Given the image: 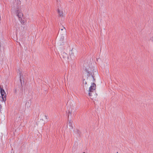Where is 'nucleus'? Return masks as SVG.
<instances>
[{
    "label": "nucleus",
    "mask_w": 153,
    "mask_h": 153,
    "mask_svg": "<svg viewBox=\"0 0 153 153\" xmlns=\"http://www.w3.org/2000/svg\"><path fill=\"white\" fill-rule=\"evenodd\" d=\"M14 13L18 16L19 19H21L23 16V14L21 12L20 7H18L16 8L14 10Z\"/></svg>",
    "instance_id": "4"
},
{
    "label": "nucleus",
    "mask_w": 153,
    "mask_h": 153,
    "mask_svg": "<svg viewBox=\"0 0 153 153\" xmlns=\"http://www.w3.org/2000/svg\"><path fill=\"white\" fill-rule=\"evenodd\" d=\"M85 71L88 74L91 75V76L89 77V78H92L93 79V82H94L95 80L94 78V69L93 67H87L85 68Z\"/></svg>",
    "instance_id": "2"
},
{
    "label": "nucleus",
    "mask_w": 153,
    "mask_h": 153,
    "mask_svg": "<svg viewBox=\"0 0 153 153\" xmlns=\"http://www.w3.org/2000/svg\"><path fill=\"white\" fill-rule=\"evenodd\" d=\"M1 94L2 99V101L5 102L6 100L5 93L3 89L1 88Z\"/></svg>",
    "instance_id": "5"
},
{
    "label": "nucleus",
    "mask_w": 153,
    "mask_h": 153,
    "mask_svg": "<svg viewBox=\"0 0 153 153\" xmlns=\"http://www.w3.org/2000/svg\"><path fill=\"white\" fill-rule=\"evenodd\" d=\"M77 131V133H79V130H76Z\"/></svg>",
    "instance_id": "13"
},
{
    "label": "nucleus",
    "mask_w": 153,
    "mask_h": 153,
    "mask_svg": "<svg viewBox=\"0 0 153 153\" xmlns=\"http://www.w3.org/2000/svg\"><path fill=\"white\" fill-rule=\"evenodd\" d=\"M96 88V84L94 82L92 83L88 91V95L91 97V98L92 100L94 99L97 96V95L95 91Z\"/></svg>",
    "instance_id": "1"
},
{
    "label": "nucleus",
    "mask_w": 153,
    "mask_h": 153,
    "mask_svg": "<svg viewBox=\"0 0 153 153\" xmlns=\"http://www.w3.org/2000/svg\"><path fill=\"white\" fill-rule=\"evenodd\" d=\"M42 120L44 121H48L47 117L46 115H44L43 116V118H42Z\"/></svg>",
    "instance_id": "10"
},
{
    "label": "nucleus",
    "mask_w": 153,
    "mask_h": 153,
    "mask_svg": "<svg viewBox=\"0 0 153 153\" xmlns=\"http://www.w3.org/2000/svg\"><path fill=\"white\" fill-rule=\"evenodd\" d=\"M61 31L59 32L60 34L62 35H65L66 34V30L64 27H62L61 29Z\"/></svg>",
    "instance_id": "8"
},
{
    "label": "nucleus",
    "mask_w": 153,
    "mask_h": 153,
    "mask_svg": "<svg viewBox=\"0 0 153 153\" xmlns=\"http://www.w3.org/2000/svg\"><path fill=\"white\" fill-rule=\"evenodd\" d=\"M58 12L60 17H62L63 16V9L62 8V7H58Z\"/></svg>",
    "instance_id": "6"
},
{
    "label": "nucleus",
    "mask_w": 153,
    "mask_h": 153,
    "mask_svg": "<svg viewBox=\"0 0 153 153\" xmlns=\"http://www.w3.org/2000/svg\"><path fill=\"white\" fill-rule=\"evenodd\" d=\"M83 153H85V152H83Z\"/></svg>",
    "instance_id": "15"
},
{
    "label": "nucleus",
    "mask_w": 153,
    "mask_h": 153,
    "mask_svg": "<svg viewBox=\"0 0 153 153\" xmlns=\"http://www.w3.org/2000/svg\"><path fill=\"white\" fill-rule=\"evenodd\" d=\"M88 79H87V80L86 81L85 79H84L83 82V83L84 84L86 85L87 84V82H88Z\"/></svg>",
    "instance_id": "11"
},
{
    "label": "nucleus",
    "mask_w": 153,
    "mask_h": 153,
    "mask_svg": "<svg viewBox=\"0 0 153 153\" xmlns=\"http://www.w3.org/2000/svg\"><path fill=\"white\" fill-rule=\"evenodd\" d=\"M75 50L74 49H72L71 51H70L69 54L70 56L71 59H74V58L75 56L74 53L75 52Z\"/></svg>",
    "instance_id": "7"
},
{
    "label": "nucleus",
    "mask_w": 153,
    "mask_h": 153,
    "mask_svg": "<svg viewBox=\"0 0 153 153\" xmlns=\"http://www.w3.org/2000/svg\"><path fill=\"white\" fill-rule=\"evenodd\" d=\"M26 105L28 106H30V103L29 102H27L26 103Z\"/></svg>",
    "instance_id": "12"
},
{
    "label": "nucleus",
    "mask_w": 153,
    "mask_h": 153,
    "mask_svg": "<svg viewBox=\"0 0 153 153\" xmlns=\"http://www.w3.org/2000/svg\"><path fill=\"white\" fill-rule=\"evenodd\" d=\"M94 72H95L96 73H97V71H95Z\"/></svg>",
    "instance_id": "14"
},
{
    "label": "nucleus",
    "mask_w": 153,
    "mask_h": 153,
    "mask_svg": "<svg viewBox=\"0 0 153 153\" xmlns=\"http://www.w3.org/2000/svg\"><path fill=\"white\" fill-rule=\"evenodd\" d=\"M68 109L69 113H71L75 109L76 105L74 102H71L69 101L68 102Z\"/></svg>",
    "instance_id": "3"
},
{
    "label": "nucleus",
    "mask_w": 153,
    "mask_h": 153,
    "mask_svg": "<svg viewBox=\"0 0 153 153\" xmlns=\"http://www.w3.org/2000/svg\"><path fill=\"white\" fill-rule=\"evenodd\" d=\"M67 127L69 128L70 129L73 128V123L72 122H69L67 125Z\"/></svg>",
    "instance_id": "9"
}]
</instances>
